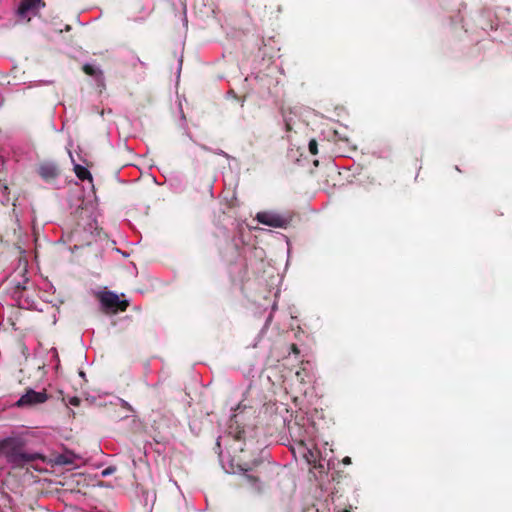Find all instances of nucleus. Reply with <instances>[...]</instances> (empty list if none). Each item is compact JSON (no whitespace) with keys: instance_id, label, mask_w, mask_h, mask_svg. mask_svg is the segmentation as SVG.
Instances as JSON below:
<instances>
[{"instance_id":"obj_1","label":"nucleus","mask_w":512,"mask_h":512,"mask_svg":"<svg viewBox=\"0 0 512 512\" xmlns=\"http://www.w3.org/2000/svg\"><path fill=\"white\" fill-rule=\"evenodd\" d=\"M13 467L22 468L43 457L38 453H30L25 450V441L21 437H7L0 440V458Z\"/></svg>"},{"instance_id":"obj_2","label":"nucleus","mask_w":512,"mask_h":512,"mask_svg":"<svg viewBox=\"0 0 512 512\" xmlns=\"http://www.w3.org/2000/svg\"><path fill=\"white\" fill-rule=\"evenodd\" d=\"M102 233L100 226H64L61 239L73 249H79L91 245Z\"/></svg>"},{"instance_id":"obj_3","label":"nucleus","mask_w":512,"mask_h":512,"mask_svg":"<svg viewBox=\"0 0 512 512\" xmlns=\"http://www.w3.org/2000/svg\"><path fill=\"white\" fill-rule=\"evenodd\" d=\"M97 298L105 313L115 314L117 312H124L129 306L127 300H121L119 296L112 291L100 292Z\"/></svg>"},{"instance_id":"obj_4","label":"nucleus","mask_w":512,"mask_h":512,"mask_svg":"<svg viewBox=\"0 0 512 512\" xmlns=\"http://www.w3.org/2000/svg\"><path fill=\"white\" fill-rule=\"evenodd\" d=\"M48 400V395L45 390L37 392L33 389H27L19 400L16 402V406L20 408L34 407L38 404H42Z\"/></svg>"},{"instance_id":"obj_5","label":"nucleus","mask_w":512,"mask_h":512,"mask_svg":"<svg viewBox=\"0 0 512 512\" xmlns=\"http://www.w3.org/2000/svg\"><path fill=\"white\" fill-rule=\"evenodd\" d=\"M43 6L42 0H22L18 8V14L21 18H26L29 21Z\"/></svg>"},{"instance_id":"obj_6","label":"nucleus","mask_w":512,"mask_h":512,"mask_svg":"<svg viewBox=\"0 0 512 512\" xmlns=\"http://www.w3.org/2000/svg\"><path fill=\"white\" fill-rule=\"evenodd\" d=\"M38 174L47 183H52L59 175V169L53 162L41 163L38 167Z\"/></svg>"},{"instance_id":"obj_7","label":"nucleus","mask_w":512,"mask_h":512,"mask_svg":"<svg viewBox=\"0 0 512 512\" xmlns=\"http://www.w3.org/2000/svg\"><path fill=\"white\" fill-rule=\"evenodd\" d=\"M74 172L80 180L88 181V185L91 188V191L93 192L94 185H93L92 175H91L90 171L86 167L75 163L74 164Z\"/></svg>"},{"instance_id":"obj_8","label":"nucleus","mask_w":512,"mask_h":512,"mask_svg":"<svg viewBox=\"0 0 512 512\" xmlns=\"http://www.w3.org/2000/svg\"><path fill=\"white\" fill-rule=\"evenodd\" d=\"M83 70L86 74L94 77L97 81H102V72L95 64H85Z\"/></svg>"},{"instance_id":"obj_9","label":"nucleus","mask_w":512,"mask_h":512,"mask_svg":"<svg viewBox=\"0 0 512 512\" xmlns=\"http://www.w3.org/2000/svg\"><path fill=\"white\" fill-rule=\"evenodd\" d=\"M201 148H202L203 150H205V151L214 152V153H215V154H217V155H221V156H223V157L227 158L228 160H229V159H231V156H230V155H228V154H227L226 152H224L223 150H220V149H219V150L212 151L210 148H208L207 146H204V145H202V146H201Z\"/></svg>"},{"instance_id":"obj_10","label":"nucleus","mask_w":512,"mask_h":512,"mask_svg":"<svg viewBox=\"0 0 512 512\" xmlns=\"http://www.w3.org/2000/svg\"><path fill=\"white\" fill-rule=\"evenodd\" d=\"M243 470L245 471V473L243 474V480L247 482H254L255 478L252 474L248 473L249 469L243 468Z\"/></svg>"},{"instance_id":"obj_11","label":"nucleus","mask_w":512,"mask_h":512,"mask_svg":"<svg viewBox=\"0 0 512 512\" xmlns=\"http://www.w3.org/2000/svg\"><path fill=\"white\" fill-rule=\"evenodd\" d=\"M78 399L77 398H74L73 400H71V404L73 405H76L78 403Z\"/></svg>"},{"instance_id":"obj_12","label":"nucleus","mask_w":512,"mask_h":512,"mask_svg":"<svg viewBox=\"0 0 512 512\" xmlns=\"http://www.w3.org/2000/svg\"><path fill=\"white\" fill-rule=\"evenodd\" d=\"M216 447H217L218 450H220V440L219 439L216 442Z\"/></svg>"},{"instance_id":"obj_13","label":"nucleus","mask_w":512,"mask_h":512,"mask_svg":"<svg viewBox=\"0 0 512 512\" xmlns=\"http://www.w3.org/2000/svg\"><path fill=\"white\" fill-rule=\"evenodd\" d=\"M110 473V469H106L105 471H103V475H107Z\"/></svg>"},{"instance_id":"obj_14","label":"nucleus","mask_w":512,"mask_h":512,"mask_svg":"<svg viewBox=\"0 0 512 512\" xmlns=\"http://www.w3.org/2000/svg\"><path fill=\"white\" fill-rule=\"evenodd\" d=\"M8 190L7 186L2 187V192L5 193Z\"/></svg>"}]
</instances>
